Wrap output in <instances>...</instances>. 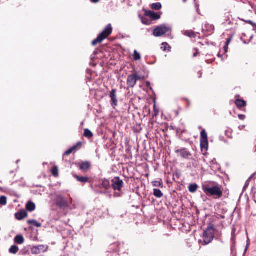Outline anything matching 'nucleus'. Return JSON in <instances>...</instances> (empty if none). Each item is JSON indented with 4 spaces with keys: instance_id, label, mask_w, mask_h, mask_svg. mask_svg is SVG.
<instances>
[{
    "instance_id": "obj_36",
    "label": "nucleus",
    "mask_w": 256,
    "mask_h": 256,
    "mask_svg": "<svg viewBox=\"0 0 256 256\" xmlns=\"http://www.w3.org/2000/svg\"><path fill=\"white\" fill-rule=\"evenodd\" d=\"M90 1L93 3H97L99 2V0H90Z\"/></svg>"
},
{
    "instance_id": "obj_37",
    "label": "nucleus",
    "mask_w": 256,
    "mask_h": 256,
    "mask_svg": "<svg viewBox=\"0 0 256 256\" xmlns=\"http://www.w3.org/2000/svg\"><path fill=\"white\" fill-rule=\"evenodd\" d=\"M224 49L225 50V52H226L228 51V46H224Z\"/></svg>"
},
{
    "instance_id": "obj_18",
    "label": "nucleus",
    "mask_w": 256,
    "mask_h": 256,
    "mask_svg": "<svg viewBox=\"0 0 256 256\" xmlns=\"http://www.w3.org/2000/svg\"><path fill=\"white\" fill-rule=\"evenodd\" d=\"M146 15L147 16H150L152 20H157L160 18V16L159 14H156L152 11H150V10L147 11L146 12Z\"/></svg>"
},
{
    "instance_id": "obj_35",
    "label": "nucleus",
    "mask_w": 256,
    "mask_h": 256,
    "mask_svg": "<svg viewBox=\"0 0 256 256\" xmlns=\"http://www.w3.org/2000/svg\"><path fill=\"white\" fill-rule=\"evenodd\" d=\"M245 22L247 24H250V25L252 24V20H246Z\"/></svg>"
},
{
    "instance_id": "obj_16",
    "label": "nucleus",
    "mask_w": 256,
    "mask_h": 256,
    "mask_svg": "<svg viewBox=\"0 0 256 256\" xmlns=\"http://www.w3.org/2000/svg\"><path fill=\"white\" fill-rule=\"evenodd\" d=\"M234 103L238 108H242L246 106V102L242 99H236Z\"/></svg>"
},
{
    "instance_id": "obj_27",
    "label": "nucleus",
    "mask_w": 256,
    "mask_h": 256,
    "mask_svg": "<svg viewBox=\"0 0 256 256\" xmlns=\"http://www.w3.org/2000/svg\"><path fill=\"white\" fill-rule=\"evenodd\" d=\"M28 224H32L34 226L37 228H40L42 226V224L40 222H38L36 220H30L27 222Z\"/></svg>"
},
{
    "instance_id": "obj_4",
    "label": "nucleus",
    "mask_w": 256,
    "mask_h": 256,
    "mask_svg": "<svg viewBox=\"0 0 256 256\" xmlns=\"http://www.w3.org/2000/svg\"><path fill=\"white\" fill-rule=\"evenodd\" d=\"M56 206L60 208H66L69 207V202L68 199L62 195H57L54 199Z\"/></svg>"
},
{
    "instance_id": "obj_15",
    "label": "nucleus",
    "mask_w": 256,
    "mask_h": 256,
    "mask_svg": "<svg viewBox=\"0 0 256 256\" xmlns=\"http://www.w3.org/2000/svg\"><path fill=\"white\" fill-rule=\"evenodd\" d=\"M176 152L180 153V156L184 158H188L191 156V154L186 149L178 150Z\"/></svg>"
},
{
    "instance_id": "obj_41",
    "label": "nucleus",
    "mask_w": 256,
    "mask_h": 256,
    "mask_svg": "<svg viewBox=\"0 0 256 256\" xmlns=\"http://www.w3.org/2000/svg\"><path fill=\"white\" fill-rule=\"evenodd\" d=\"M251 26H255L256 28V24L252 22V24H251Z\"/></svg>"
},
{
    "instance_id": "obj_13",
    "label": "nucleus",
    "mask_w": 256,
    "mask_h": 256,
    "mask_svg": "<svg viewBox=\"0 0 256 256\" xmlns=\"http://www.w3.org/2000/svg\"><path fill=\"white\" fill-rule=\"evenodd\" d=\"M73 176L76 180L77 181L82 183L86 184L88 182L89 178L87 176H80L76 174H73Z\"/></svg>"
},
{
    "instance_id": "obj_39",
    "label": "nucleus",
    "mask_w": 256,
    "mask_h": 256,
    "mask_svg": "<svg viewBox=\"0 0 256 256\" xmlns=\"http://www.w3.org/2000/svg\"><path fill=\"white\" fill-rule=\"evenodd\" d=\"M198 54H199V52H196V53H194V56H197Z\"/></svg>"
},
{
    "instance_id": "obj_6",
    "label": "nucleus",
    "mask_w": 256,
    "mask_h": 256,
    "mask_svg": "<svg viewBox=\"0 0 256 256\" xmlns=\"http://www.w3.org/2000/svg\"><path fill=\"white\" fill-rule=\"evenodd\" d=\"M141 80V76L136 74H130L127 78V85L128 88H134L136 84V82Z\"/></svg>"
},
{
    "instance_id": "obj_2",
    "label": "nucleus",
    "mask_w": 256,
    "mask_h": 256,
    "mask_svg": "<svg viewBox=\"0 0 256 256\" xmlns=\"http://www.w3.org/2000/svg\"><path fill=\"white\" fill-rule=\"evenodd\" d=\"M112 28L110 24H108L104 30L98 36L97 38L92 42V44L96 46L106 38L112 32Z\"/></svg>"
},
{
    "instance_id": "obj_40",
    "label": "nucleus",
    "mask_w": 256,
    "mask_h": 256,
    "mask_svg": "<svg viewBox=\"0 0 256 256\" xmlns=\"http://www.w3.org/2000/svg\"><path fill=\"white\" fill-rule=\"evenodd\" d=\"M230 39H229V40H227V42H226V46H228V44H229V43H230Z\"/></svg>"
},
{
    "instance_id": "obj_12",
    "label": "nucleus",
    "mask_w": 256,
    "mask_h": 256,
    "mask_svg": "<svg viewBox=\"0 0 256 256\" xmlns=\"http://www.w3.org/2000/svg\"><path fill=\"white\" fill-rule=\"evenodd\" d=\"M28 214L26 210H22L15 214L16 218L21 220L28 216Z\"/></svg>"
},
{
    "instance_id": "obj_21",
    "label": "nucleus",
    "mask_w": 256,
    "mask_h": 256,
    "mask_svg": "<svg viewBox=\"0 0 256 256\" xmlns=\"http://www.w3.org/2000/svg\"><path fill=\"white\" fill-rule=\"evenodd\" d=\"M161 50L164 52H170L171 50L170 46L166 42H163L160 48Z\"/></svg>"
},
{
    "instance_id": "obj_3",
    "label": "nucleus",
    "mask_w": 256,
    "mask_h": 256,
    "mask_svg": "<svg viewBox=\"0 0 256 256\" xmlns=\"http://www.w3.org/2000/svg\"><path fill=\"white\" fill-rule=\"evenodd\" d=\"M214 236V230L212 226H208L207 228L204 231L202 238L204 240L203 245L209 244L213 240Z\"/></svg>"
},
{
    "instance_id": "obj_11",
    "label": "nucleus",
    "mask_w": 256,
    "mask_h": 256,
    "mask_svg": "<svg viewBox=\"0 0 256 256\" xmlns=\"http://www.w3.org/2000/svg\"><path fill=\"white\" fill-rule=\"evenodd\" d=\"M78 165L79 168L84 172H87L92 166L90 162L88 161L83 162Z\"/></svg>"
},
{
    "instance_id": "obj_29",
    "label": "nucleus",
    "mask_w": 256,
    "mask_h": 256,
    "mask_svg": "<svg viewBox=\"0 0 256 256\" xmlns=\"http://www.w3.org/2000/svg\"><path fill=\"white\" fill-rule=\"evenodd\" d=\"M200 140H208L207 133L205 130H202L200 132Z\"/></svg>"
},
{
    "instance_id": "obj_31",
    "label": "nucleus",
    "mask_w": 256,
    "mask_h": 256,
    "mask_svg": "<svg viewBox=\"0 0 256 256\" xmlns=\"http://www.w3.org/2000/svg\"><path fill=\"white\" fill-rule=\"evenodd\" d=\"M141 58L140 54L136 50H135L134 51V59L135 60H140Z\"/></svg>"
},
{
    "instance_id": "obj_19",
    "label": "nucleus",
    "mask_w": 256,
    "mask_h": 256,
    "mask_svg": "<svg viewBox=\"0 0 256 256\" xmlns=\"http://www.w3.org/2000/svg\"><path fill=\"white\" fill-rule=\"evenodd\" d=\"M14 242L15 244H22L24 242V238L22 235L18 234L15 236Z\"/></svg>"
},
{
    "instance_id": "obj_25",
    "label": "nucleus",
    "mask_w": 256,
    "mask_h": 256,
    "mask_svg": "<svg viewBox=\"0 0 256 256\" xmlns=\"http://www.w3.org/2000/svg\"><path fill=\"white\" fill-rule=\"evenodd\" d=\"M84 136L88 138H90L93 137L94 135L92 132L88 128L84 130Z\"/></svg>"
},
{
    "instance_id": "obj_28",
    "label": "nucleus",
    "mask_w": 256,
    "mask_h": 256,
    "mask_svg": "<svg viewBox=\"0 0 256 256\" xmlns=\"http://www.w3.org/2000/svg\"><path fill=\"white\" fill-rule=\"evenodd\" d=\"M51 172L54 176L57 177L58 176V168L56 166L52 167L51 170Z\"/></svg>"
},
{
    "instance_id": "obj_30",
    "label": "nucleus",
    "mask_w": 256,
    "mask_h": 256,
    "mask_svg": "<svg viewBox=\"0 0 256 256\" xmlns=\"http://www.w3.org/2000/svg\"><path fill=\"white\" fill-rule=\"evenodd\" d=\"M152 8L155 10H160L162 8V4L160 2H156L153 4L152 6Z\"/></svg>"
},
{
    "instance_id": "obj_10",
    "label": "nucleus",
    "mask_w": 256,
    "mask_h": 256,
    "mask_svg": "<svg viewBox=\"0 0 256 256\" xmlns=\"http://www.w3.org/2000/svg\"><path fill=\"white\" fill-rule=\"evenodd\" d=\"M82 144V142H78L74 146H73L70 148V149L67 150L66 152H65L63 154V157H64V156H66L70 155L73 152L76 151L77 149L81 148Z\"/></svg>"
},
{
    "instance_id": "obj_17",
    "label": "nucleus",
    "mask_w": 256,
    "mask_h": 256,
    "mask_svg": "<svg viewBox=\"0 0 256 256\" xmlns=\"http://www.w3.org/2000/svg\"><path fill=\"white\" fill-rule=\"evenodd\" d=\"M100 188L105 190H108L110 188V184L108 180H102L100 183Z\"/></svg>"
},
{
    "instance_id": "obj_43",
    "label": "nucleus",
    "mask_w": 256,
    "mask_h": 256,
    "mask_svg": "<svg viewBox=\"0 0 256 256\" xmlns=\"http://www.w3.org/2000/svg\"><path fill=\"white\" fill-rule=\"evenodd\" d=\"M70 203H72V198H70Z\"/></svg>"
},
{
    "instance_id": "obj_20",
    "label": "nucleus",
    "mask_w": 256,
    "mask_h": 256,
    "mask_svg": "<svg viewBox=\"0 0 256 256\" xmlns=\"http://www.w3.org/2000/svg\"><path fill=\"white\" fill-rule=\"evenodd\" d=\"M197 34H198V33L192 30H186L184 32L185 36L191 38H196Z\"/></svg>"
},
{
    "instance_id": "obj_24",
    "label": "nucleus",
    "mask_w": 256,
    "mask_h": 256,
    "mask_svg": "<svg viewBox=\"0 0 256 256\" xmlns=\"http://www.w3.org/2000/svg\"><path fill=\"white\" fill-rule=\"evenodd\" d=\"M154 195L158 198H161L164 196L162 191L156 188L154 189Z\"/></svg>"
},
{
    "instance_id": "obj_33",
    "label": "nucleus",
    "mask_w": 256,
    "mask_h": 256,
    "mask_svg": "<svg viewBox=\"0 0 256 256\" xmlns=\"http://www.w3.org/2000/svg\"><path fill=\"white\" fill-rule=\"evenodd\" d=\"M152 184L155 187H160L162 186V183L158 181H154L152 182Z\"/></svg>"
},
{
    "instance_id": "obj_7",
    "label": "nucleus",
    "mask_w": 256,
    "mask_h": 256,
    "mask_svg": "<svg viewBox=\"0 0 256 256\" xmlns=\"http://www.w3.org/2000/svg\"><path fill=\"white\" fill-rule=\"evenodd\" d=\"M112 186L114 190L121 191L124 182L119 177H115L112 181Z\"/></svg>"
},
{
    "instance_id": "obj_32",
    "label": "nucleus",
    "mask_w": 256,
    "mask_h": 256,
    "mask_svg": "<svg viewBox=\"0 0 256 256\" xmlns=\"http://www.w3.org/2000/svg\"><path fill=\"white\" fill-rule=\"evenodd\" d=\"M6 204V198L4 196H0V204L5 205Z\"/></svg>"
},
{
    "instance_id": "obj_23",
    "label": "nucleus",
    "mask_w": 256,
    "mask_h": 256,
    "mask_svg": "<svg viewBox=\"0 0 256 256\" xmlns=\"http://www.w3.org/2000/svg\"><path fill=\"white\" fill-rule=\"evenodd\" d=\"M200 142L201 148L207 150L208 147V140H200Z\"/></svg>"
},
{
    "instance_id": "obj_9",
    "label": "nucleus",
    "mask_w": 256,
    "mask_h": 256,
    "mask_svg": "<svg viewBox=\"0 0 256 256\" xmlns=\"http://www.w3.org/2000/svg\"><path fill=\"white\" fill-rule=\"evenodd\" d=\"M110 104L113 108H115L118 104V100L116 96V90L112 89L110 94Z\"/></svg>"
},
{
    "instance_id": "obj_5",
    "label": "nucleus",
    "mask_w": 256,
    "mask_h": 256,
    "mask_svg": "<svg viewBox=\"0 0 256 256\" xmlns=\"http://www.w3.org/2000/svg\"><path fill=\"white\" fill-rule=\"evenodd\" d=\"M170 30V27L165 24H163L155 28L154 30L153 34L155 36H162L168 32Z\"/></svg>"
},
{
    "instance_id": "obj_22",
    "label": "nucleus",
    "mask_w": 256,
    "mask_h": 256,
    "mask_svg": "<svg viewBox=\"0 0 256 256\" xmlns=\"http://www.w3.org/2000/svg\"><path fill=\"white\" fill-rule=\"evenodd\" d=\"M198 185L196 184H192L189 186L188 190L192 193H194L198 190Z\"/></svg>"
},
{
    "instance_id": "obj_38",
    "label": "nucleus",
    "mask_w": 256,
    "mask_h": 256,
    "mask_svg": "<svg viewBox=\"0 0 256 256\" xmlns=\"http://www.w3.org/2000/svg\"><path fill=\"white\" fill-rule=\"evenodd\" d=\"M245 126H239V129L240 130H242L244 128Z\"/></svg>"
},
{
    "instance_id": "obj_26",
    "label": "nucleus",
    "mask_w": 256,
    "mask_h": 256,
    "mask_svg": "<svg viewBox=\"0 0 256 256\" xmlns=\"http://www.w3.org/2000/svg\"><path fill=\"white\" fill-rule=\"evenodd\" d=\"M18 250H19V248L18 246H16V245H13V246H11V247L9 249V252L10 254H15L18 253Z\"/></svg>"
},
{
    "instance_id": "obj_8",
    "label": "nucleus",
    "mask_w": 256,
    "mask_h": 256,
    "mask_svg": "<svg viewBox=\"0 0 256 256\" xmlns=\"http://www.w3.org/2000/svg\"><path fill=\"white\" fill-rule=\"evenodd\" d=\"M48 246L46 245H38L34 246L31 248L32 254H39L47 252Z\"/></svg>"
},
{
    "instance_id": "obj_14",
    "label": "nucleus",
    "mask_w": 256,
    "mask_h": 256,
    "mask_svg": "<svg viewBox=\"0 0 256 256\" xmlns=\"http://www.w3.org/2000/svg\"><path fill=\"white\" fill-rule=\"evenodd\" d=\"M36 208V206L34 202L32 201L28 202L26 205V210L30 212L34 211Z\"/></svg>"
},
{
    "instance_id": "obj_34",
    "label": "nucleus",
    "mask_w": 256,
    "mask_h": 256,
    "mask_svg": "<svg viewBox=\"0 0 256 256\" xmlns=\"http://www.w3.org/2000/svg\"><path fill=\"white\" fill-rule=\"evenodd\" d=\"M238 117L240 120H244L246 118L245 115L241 114H238Z\"/></svg>"
},
{
    "instance_id": "obj_1",
    "label": "nucleus",
    "mask_w": 256,
    "mask_h": 256,
    "mask_svg": "<svg viewBox=\"0 0 256 256\" xmlns=\"http://www.w3.org/2000/svg\"><path fill=\"white\" fill-rule=\"evenodd\" d=\"M202 189L208 196L214 199H220L222 196V191L218 184L212 186L208 184H202Z\"/></svg>"
},
{
    "instance_id": "obj_42",
    "label": "nucleus",
    "mask_w": 256,
    "mask_h": 256,
    "mask_svg": "<svg viewBox=\"0 0 256 256\" xmlns=\"http://www.w3.org/2000/svg\"><path fill=\"white\" fill-rule=\"evenodd\" d=\"M186 100V101H187V102H188V106H190V100Z\"/></svg>"
}]
</instances>
